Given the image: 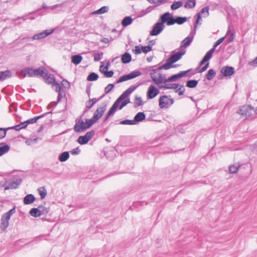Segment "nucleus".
<instances>
[{"mask_svg":"<svg viewBox=\"0 0 257 257\" xmlns=\"http://www.w3.org/2000/svg\"><path fill=\"white\" fill-rule=\"evenodd\" d=\"M82 60V57L79 55H74L72 57L71 61L75 65L80 63Z\"/></svg>","mask_w":257,"mask_h":257,"instance_id":"nucleus-33","label":"nucleus"},{"mask_svg":"<svg viewBox=\"0 0 257 257\" xmlns=\"http://www.w3.org/2000/svg\"><path fill=\"white\" fill-rule=\"evenodd\" d=\"M105 94H103L101 97H100L98 98H93L92 99H89V102H91L90 107H92L97 101H99L104 96Z\"/></svg>","mask_w":257,"mask_h":257,"instance_id":"nucleus-48","label":"nucleus"},{"mask_svg":"<svg viewBox=\"0 0 257 257\" xmlns=\"http://www.w3.org/2000/svg\"><path fill=\"white\" fill-rule=\"evenodd\" d=\"M34 76H40L46 80H56L55 77L52 74H48V71L44 67L34 68Z\"/></svg>","mask_w":257,"mask_h":257,"instance_id":"nucleus-4","label":"nucleus"},{"mask_svg":"<svg viewBox=\"0 0 257 257\" xmlns=\"http://www.w3.org/2000/svg\"><path fill=\"white\" fill-rule=\"evenodd\" d=\"M160 21H162L164 24L166 23L167 25L171 26L176 23L175 18L169 12H166L161 15L159 18Z\"/></svg>","mask_w":257,"mask_h":257,"instance_id":"nucleus-10","label":"nucleus"},{"mask_svg":"<svg viewBox=\"0 0 257 257\" xmlns=\"http://www.w3.org/2000/svg\"><path fill=\"white\" fill-rule=\"evenodd\" d=\"M141 72L138 70L131 72L130 73L120 76L117 80H128L135 78L141 75Z\"/></svg>","mask_w":257,"mask_h":257,"instance_id":"nucleus-17","label":"nucleus"},{"mask_svg":"<svg viewBox=\"0 0 257 257\" xmlns=\"http://www.w3.org/2000/svg\"><path fill=\"white\" fill-rule=\"evenodd\" d=\"M108 10V8L106 6L101 7L100 9L96 11V13L101 14L107 12Z\"/></svg>","mask_w":257,"mask_h":257,"instance_id":"nucleus-54","label":"nucleus"},{"mask_svg":"<svg viewBox=\"0 0 257 257\" xmlns=\"http://www.w3.org/2000/svg\"><path fill=\"white\" fill-rule=\"evenodd\" d=\"M253 112H254V108L249 105L242 106L237 111V113L240 114L245 118L252 115Z\"/></svg>","mask_w":257,"mask_h":257,"instance_id":"nucleus-8","label":"nucleus"},{"mask_svg":"<svg viewBox=\"0 0 257 257\" xmlns=\"http://www.w3.org/2000/svg\"><path fill=\"white\" fill-rule=\"evenodd\" d=\"M148 203L145 201H136L135 202L133 205L130 206V208L131 209H136L137 210L142 209V207L144 205H147Z\"/></svg>","mask_w":257,"mask_h":257,"instance_id":"nucleus-25","label":"nucleus"},{"mask_svg":"<svg viewBox=\"0 0 257 257\" xmlns=\"http://www.w3.org/2000/svg\"><path fill=\"white\" fill-rule=\"evenodd\" d=\"M12 76L11 70H7L4 71L0 72V80H4L5 79H9Z\"/></svg>","mask_w":257,"mask_h":257,"instance_id":"nucleus-26","label":"nucleus"},{"mask_svg":"<svg viewBox=\"0 0 257 257\" xmlns=\"http://www.w3.org/2000/svg\"><path fill=\"white\" fill-rule=\"evenodd\" d=\"M91 102H89V100H87L85 103V108L84 110V113L86 112L89 109H90L92 107L89 106L91 105Z\"/></svg>","mask_w":257,"mask_h":257,"instance_id":"nucleus-63","label":"nucleus"},{"mask_svg":"<svg viewBox=\"0 0 257 257\" xmlns=\"http://www.w3.org/2000/svg\"><path fill=\"white\" fill-rule=\"evenodd\" d=\"M224 38L225 37H222L221 38H220L219 39H218L213 45V47L212 48V49H214V50L215 51V49L217 47V46H218L220 44H221L223 41V40H224Z\"/></svg>","mask_w":257,"mask_h":257,"instance_id":"nucleus-57","label":"nucleus"},{"mask_svg":"<svg viewBox=\"0 0 257 257\" xmlns=\"http://www.w3.org/2000/svg\"><path fill=\"white\" fill-rule=\"evenodd\" d=\"M107 104L105 102L101 103L94 112L92 117L94 120L97 121L103 115L106 109Z\"/></svg>","mask_w":257,"mask_h":257,"instance_id":"nucleus-9","label":"nucleus"},{"mask_svg":"<svg viewBox=\"0 0 257 257\" xmlns=\"http://www.w3.org/2000/svg\"><path fill=\"white\" fill-rule=\"evenodd\" d=\"M170 86H172L169 89H173L174 90V92L177 93V89L178 87L179 86V84L177 83H170L169 84Z\"/></svg>","mask_w":257,"mask_h":257,"instance_id":"nucleus-59","label":"nucleus"},{"mask_svg":"<svg viewBox=\"0 0 257 257\" xmlns=\"http://www.w3.org/2000/svg\"><path fill=\"white\" fill-rule=\"evenodd\" d=\"M10 218L3 214L1 219L0 228L3 231H5L9 225Z\"/></svg>","mask_w":257,"mask_h":257,"instance_id":"nucleus-20","label":"nucleus"},{"mask_svg":"<svg viewBox=\"0 0 257 257\" xmlns=\"http://www.w3.org/2000/svg\"><path fill=\"white\" fill-rule=\"evenodd\" d=\"M22 182V179L21 178H18L15 181H13L11 183L6 182L3 186L5 188V190L9 189H15L19 187Z\"/></svg>","mask_w":257,"mask_h":257,"instance_id":"nucleus-14","label":"nucleus"},{"mask_svg":"<svg viewBox=\"0 0 257 257\" xmlns=\"http://www.w3.org/2000/svg\"><path fill=\"white\" fill-rule=\"evenodd\" d=\"M45 82L48 84H51L52 89L56 92H58V95L57 96V101H53V102L54 106H56L58 103L61 101V100L62 98L63 93H64V91L63 90V89L61 85L64 86V82H66V83H68L69 86H70V83L69 81H60L61 84L58 83L57 81H45Z\"/></svg>","mask_w":257,"mask_h":257,"instance_id":"nucleus-2","label":"nucleus"},{"mask_svg":"<svg viewBox=\"0 0 257 257\" xmlns=\"http://www.w3.org/2000/svg\"><path fill=\"white\" fill-rule=\"evenodd\" d=\"M113 73H114V72L113 71H112V70L108 71L107 70L106 72H105V74H104V76L106 77H110L113 75Z\"/></svg>","mask_w":257,"mask_h":257,"instance_id":"nucleus-64","label":"nucleus"},{"mask_svg":"<svg viewBox=\"0 0 257 257\" xmlns=\"http://www.w3.org/2000/svg\"><path fill=\"white\" fill-rule=\"evenodd\" d=\"M75 124L74 126V130L75 132L80 133L88 129L85 122L81 118L79 119L77 118L75 120Z\"/></svg>","mask_w":257,"mask_h":257,"instance_id":"nucleus-13","label":"nucleus"},{"mask_svg":"<svg viewBox=\"0 0 257 257\" xmlns=\"http://www.w3.org/2000/svg\"><path fill=\"white\" fill-rule=\"evenodd\" d=\"M215 51L214 50V49H211L210 50H209L206 53V54L205 55V56H204V58H205L207 61H208L209 60H210L211 57H212V54H213V53Z\"/></svg>","mask_w":257,"mask_h":257,"instance_id":"nucleus-43","label":"nucleus"},{"mask_svg":"<svg viewBox=\"0 0 257 257\" xmlns=\"http://www.w3.org/2000/svg\"><path fill=\"white\" fill-rule=\"evenodd\" d=\"M164 28L165 25L162 21L159 20V21L154 25L152 30L150 32V34L151 36H157L160 34Z\"/></svg>","mask_w":257,"mask_h":257,"instance_id":"nucleus-11","label":"nucleus"},{"mask_svg":"<svg viewBox=\"0 0 257 257\" xmlns=\"http://www.w3.org/2000/svg\"><path fill=\"white\" fill-rule=\"evenodd\" d=\"M38 191L41 196V199H44L47 195V190L44 186L41 187L38 189Z\"/></svg>","mask_w":257,"mask_h":257,"instance_id":"nucleus-36","label":"nucleus"},{"mask_svg":"<svg viewBox=\"0 0 257 257\" xmlns=\"http://www.w3.org/2000/svg\"><path fill=\"white\" fill-rule=\"evenodd\" d=\"M8 129L0 127V139H3L6 137L7 131Z\"/></svg>","mask_w":257,"mask_h":257,"instance_id":"nucleus-55","label":"nucleus"},{"mask_svg":"<svg viewBox=\"0 0 257 257\" xmlns=\"http://www.w3.org/2000/svg\"><path fill=\"white\" fill-rule=\"evenodd\" d=\"M160 93L159 89L153 85H151L147 92L148 99H152L155 98Z\"/></svg>","mask_w":257,"mask_h":257,"instance_id":"nucleus-15","label":"nucleus"},{"mask_svg":"<svg viewBox=\"0 0 257 257\" xmlns=\"http://www.w3.org/2000/svg\"><path fill=\"white\" fill-rule=\"evenodd\" d=\"M186 53L185 50H182L180 51L176 52L175 54L172 55L167 60L165 64H163V67L164 69L167 70L172 67H175L176 65H173V63L180 60L182 56Z\"/></svg>","mask_w":257,"mask_h":257,"instance_id":"nucleus-3","label":"nucleus"},{"mask_svg":"<svg viewBox=\"0 0 257 257\" xmlns=\"http://www.w3.org/2000/svg\"><path fill=\"white\" fill-rule=\"evenodd\" d=\"M36 198L32 194H29L25 196L23 199L24 203L26 205L32 204L35 200Z\"/></svg>","mask_w":257,"mask_h":257,"instance_id":"nucleus-23","label":"nucleus"},{"mask_svg":"<svg viewBox=\"0 0 257 257\" xmlns=\"http://www.w3.org/2000/svg\"><path fill=\"white\" fill-rule=\"evenodd\" d=\"M192 40L193 37H190L189 36L186 37L182 41V45L181 46V48H182L183 47H186L188 46L191 44Z\"/></svg>","mask_w":257,"mask_h":257,"instance_id":"nucleus-32","label":"nucleus"},{"mask_svg":"<svg viewBox=\"0 0 257 257\" xmlns=\"http://www.w3.org/2000/svg\"><path fill=\"white\" fill-rule=\"evenodd\" d=\"M185 91L184 86L182 85L179 84V86L177 89V93L179 95H182Z\"/></svg>","mask_w":257,"mask_h":257,"instance_id":"nucleus-52","label":"nucleus"},{"mask_svg":"<svg viewBox=\"0 0 257 257\" xmlns=\"http://www.w3.org/2000/svg\"><path fill=\"white\" fill-rule=\"evenodd\" d=\"M81 152L80 149L79 147H77L74 149H73L72 151H70V153L73 155H77L80 154Z\"/></svg>","mask_w":257,"mask_h":257,"instance_id":"nucleus-61","label":"nucleus"},{"mask_svg":"<svg viewBox=\"0 0 257 257\" xmlns=\"http://www.w3.org/2000/svg\"><path fill=\"white\" fill-rule=\"evenodd\" d=\"M39 208H40V209L41 208V209H40L41 215H43V214H46L47 213H48L49 211V208L44 207H42L41 206H40L39 207Z\"/></svg>","mask_w":257,"mask_h":257,"instance_id":"nucleus-56","label":"nucleus"},{"mask_svg":"<svg viewBox=\"0 0 257 257\" xmlns=\"http://www.w3.org/2000/svg\"><path fill=\"white\" fill-rule=\"evenodd\" d=\"M108 69V66L107 65L106 66H104L103 65H101L99 68V71L100 72L103 74V75L105 74V72H106Z\"/></svg>","mask_w":257,"mask_h":257,"instance_id":"nucleus-60","label":"nucleus"},{"mask_svg":"<svg viewBox=\"0 0 257 257\" xmlns=\"http://www.w3.org/2000/svg\"><path fill=\"white\" fill-rule=\"evenodd\" d=\"M94 134L95 132L93 130L87 132L85 135L79 136L77 142L81 145L86 144L92 139Z\"/></svg>","mask_w":257,"mask_h":257,"instance_id":"nucleus-12","label":"nucleus"},{"mask_svg":"<svg viewBox=\"0 0 257 257\" xmlns=\"http://www.w3.org/2000/svg\"><path fill=\"white\" fill-rule=\"evenodd\" d=\"M141 84V83H139L138 85H131L128 88L124 91L116 100V101L110 108L107 112L108 115H112L114 114L117 108L118 107L120 102L125 97H127L128 96H129L132 92H133Z\"/></svg>","mask_w":257,"mask_h":257,"instance_id":"nucleus-1","label":"nucleus"},{"mask_svg":"<svg viewBox=\"0 0 257 257\" xmlns=\"http://www.w3.org/2000/svg\"><path fill=\"white\" fill-rule=\"evenodd\" d=\"M182 78L181 72L178 74H174L171 76L166 78V80H176L177 79Z\"/></svg>","mask_w":257,"mask_h":257,"instance_id":"nucleus-42","label":"nucleus"},{"mask_svg":"<svg viewBox=\"0 0 257 257\" xmlns=\"http://www.w3.org/2000/svg\"><path fill=\"white\" fill-rule=\"evenodd\" d=\"M16 212V208L14 207L12 209H10L8 212L3 214L4 215L6 216L9 218H11V217L12 214L15 213Z\"/></svg>","mask_w":257,"mask_h":257,"instance_id":"nucleus-51","label":"nucleus"},{"mask_svg":"<svg viewBox=\"0 0 257 257\" xmlns=\"http://www.w3.org/2000/svg\"><path fill=\"white\" fill-rule=\"evenodd\" d=\"M50 113H52V111H50L44 113L40 115L37 116L32 118L26 120L27 124L28 125L29 124H30V123H35L37 122V121L38 119L46 116L47 115H48V114H50Z\"/></svg>","mask_w":257,"mask_h":257,"instance_id":"nucleus-22","label":"nucleus"},{"mask_svg":"<svg viewBox=\"0 0 257 257\" xmlns=\"http://www.w3.org/2000/svg\"><path fill=\"white\" fill-rule=\"evenodd\" d=\"M196 0H187L184 5V7L187 9H192L196 5Z\"/></svg>","mask_w":257,"mask_h":257,"instance_id":"nucleus-35","label":"nucleus"},{"mask_svg":"<svg viewBox=\"0 0 257 257\" xmlns=\"http://www.w3.org/2000/svg\"><path fill=\"white\" fill-rule=\"evenodd\" d=\"M198 81H187L186 86L189 88H194L198 84Z\"/></svg>","mask_w":257,"mask_h":257,"instance_id":"nucleus-50","label":"nucleus"},{"mask_svg":"<svg viewBox=\"0 0 257 257\" xmlns=\"http://www.w3.org/2000/svg\"><path fill=\"white\" fill-rule=\"evenodd\" d=\"M141 49H142V52H143L145 54H146L152 50V46H151L150 45H148V46H141Z\"/></svg>","mask_w":257,"mask_h":257,"instance_id":"nucleus-49","label":"nucleus"},{"mask_svg":"<svg viewBox=\"0 0 257 257\" xmlns=\"http://www.w3.org/2000/svg\"><path fill=\"white\" fill-rule=\"evenodd\" d=\"M133 19H132V18L131 17L127 16L123 18V19L121 21V24L123 27H125L128 26L129 25H131Z\"/></svg>","mask_w":257,"mask_h":257,"instance_id":"nucleus-30","label":"nucleus"},{"mask_svg":"<svg viewBox=\"0 0 257 257\" xmlns=\"http://www.w3.org/2000/svg\"><path fill=\"white\" fill-rule=\"evenodd\" d=\"M155 83L157 85L158 88H164L168 89L172 87V85L170 86L169 83L170 81H154Z\"/></svg>","mask_w":257,"mask_h":257,"instance_id":"nucleus-24","label":"nucleus"},{"mask_svg":"<svg viewBox=\"0 0 257 257\" xmlns=\"http://www.w3.org/2000/svg\"><path fill=\"white\" fill-rule=\"evenodd\" d=\"M164 69L163 65L156 69H153L150 71V75L152 80H166L165 74L162 73V69Z\"/></svg>","mask_w":257,"mask_h":257,"instance_id":"nucleus-5","label":"nucleus"},{"mask_svg":"<svg viewBox=\"0 0 257 257\" xmlns=\"http://www.w3.org/2000/svg\"><path fill=\"white\" fill-rule=\"evenodd\" d=\"M125 99L119 105V109H121L123 107L126 105L128 103H130V99L129 98L125 97Z\"/></svg>","mask_w":257,"mask_h":257,"instance_id":"nucleus-53","label":"nucleus"},{"mask_svg":"<svg viewBox=\"0 0 257 257\" xmlns=\"http://www.w3.org/2000/svg\"><path fill=\"white\" fill-rule=\"evenodd\" d=\"M209 63L207 62L201 69H200L199 70L197 69H189L186 71H181V73L182 75V77H188L189 78L192 75H194L197 72H202L204 71H205L207 68L209 66Z\"/></svg>","mask_w":257,"mask_h":257,"instance_id":"nucleus-7","label":"nucleus"},{"mask_svg":"<svg viewBox=\"0 0 257 257\" xmlns=\"http://www.w3.org/2000/svg\"><path fill=\"white\" fill-rule=\"evenodd\" d=\"M114 85L113 84L110 83L108 84L104 89L105 94L109 93L114 88Z\"/></svg>","mask_w":257,"mask_h":257,"instance_id":"nucleus-47","label":"nucleus"},{"mask_svg":"<svg viewBox=\"0 0 257 257\" xmlns=\"http://www.w3.org/2000/svg\"><path fill=\"white\" fill-rule=\"evenodd\" d=\"M183 5V3L181 1L175 2L171 6V9L172 10H176L178 8L181 7Z\"/></svg>","mask_w":257,"mask_h":257,"instance_id":"nucleus-37","label":"nucleus"},{"mask_svg":"<svg viewBox=\"0 0 257 257\" xmlns=\"http://www.w3.org/2000/svg\"><path fill=\"white\" fill-rule=\"evenodd\" d=\"M132 51L136 55L142 53V49L140 46H136L135 49H133Z\"/></svg>","mask_w":257,"mask_h":257,"instance_id":"nucleus-58","label":"nucleus"},{"mask_svg":"<svg viewBox=\"0 0 257 257\" xmlns=\"http://www.w3.org/2000/svg\"><path fill=\"white\" fill-rule=\"evenodd\" d=\"M239 168V166L238 165H231L229 167V171L232 174L235 173L238 171Z\"/></svg>","mask_w":257,"mask_h":257,"instance_id":"nucleus-45","label":"nucleus"},{"mask_svg":"<svg viewBox=\"0 0 257 257\" xmlns=\"http://www.w3.org/2000/svg\"><path fill=\"white\" fill-rule=\"evenodd\" d=\"M98 78V75L96 73L94 72H91L87 76L86 80H96Z\"/></svg>","mask_w":257,"mask_h":257,"instance_id":"nucleus-44","label":"nucleus"},{"mask_svg":"<svg viewBox=\"0 0 257 257\" xmlns=\"http://www.w3.org/2000/svg\"><path fill=\"white\" fill-rule=\"evenodd\" d=\"M10 149V146L5 143H0V157L7 153Z\"/></svg>","mask_w":257,"mask_h":257,"instance_id":"nucleus-27","label":"nucleus"},{"mask_svg":"<svg viewBox=\"0 0 257 257\" xmlns=\"http://www.w3.org/2000/svg\"><path fill=\"white\" fill-rule=\"evenodd\" d=\"M220 73L225 77H229L234 73V69L231 66H224L221 68Z\"/></svg>","mask_w":257,"mask_h":257,"instance_id":"nucleus-18","label":"nucleus"},{"mask_svg":"<svg viewBox=\"0 0 257 257\" xmlns=\"http://www.w3.org/2000/svg\"><path fill=\"white\" fill-rule=\"evenodd\" d=\"M174 102L171 95H162L159 100V105L161 108H168Z\"/></svg>","mask_w":257,"mask_h":257,"instance_id":"nucleus-6","label":"nucleus"},{"mask_svg":"<svg viewBox=\"0 0 257 257\" xmlns=\"http://www.w3.org/2000/svg\"><path fill=\"white\" fill-rule=\"evenodd\" d=\"M30 214L32 216H34L35 217H37L38 216H40L41 215L40 214V209L39 208H32L30 212Z\"/></svg>","mask_w":257,"mask_h":257,"instance_id":"nucleus-34","label":"nucleus"},{"mask_svg":"<svg viewBox=\"0 0 257 257\" xmlns=\"http://www.w3.org/2000/svg\"><path fill=\"white\" fill-rule=\"evenodd\" d=\"M144 102L143 101L142 98L140 96H136L135 98V102L134 103V107L137 108L139 106L143 105Z\"/></svg>","mask_w":257,"mask_h":257,"instance_id":"nucleus-31","label":"nucleus"},{"mask_svg":"<svg viewBox=\"0 0 257 257\" xmlns=\"http://www.w3.org/2000/svg\"><path fill=\"white\" fill-rule=\"evenodd\" d=\"M91 85H92V83H88L87 84L86 92L87 94H88V96L89 97H90V91H91Z\"/></svg>","mask_w":257,"mask_h":257,"instance_id":"nucleus-62","label":"nucleus"},{"mask_svg":"<svg viewBox=\"0 0 257 257\" xmlns=\"http://www.w3.org/2000/svg\"><path fill=\"white\" fill-rule=\"evenodd\" d=\"M121 62L123 64H127L131 62L132 60V56L128 52H125L121 56Z\"/></svg>","mask_w":257,"mask_h":257,"instance_id":"nucleus-28","label":"nucleus"},{"mask_svg":"<svg viewBox=\"0 0 257 257\" xmlns=\"http://www.w3.org/2000/svg\"><path fill=\"white\" fill-rule=\"evenodd\" d=\"M187 20L186 17H176L175 18L176 23L178 25H182Z\"/></svg>","mask_w":257,"mask_h":257,"instance_id":"nucleus-40","label":"nucleus"},{"mask_svg":"<svg viewBox=\"0 0 257 257\" xmlns=\"http://www.w3.org/2000/svg\"><path fill=\"white\" fill-rule=\"evenodd\" d=\"M96 122V121L94 120L92 117L90 119L86 118L85 120V122L88 129L92 126Z\"/></svg>","mask_w":257,"mask_h":257,"instance_id":"nucleus-39","label":"nucleus"},{"mask_svg":"<svg viewBox=\"0 0 257 257\" xmlns=\"http://www.w3.org/2000/svg\"><path fill=\"white\" fill-rule=\"evenodd\" d=\"M34 68H25L21 71H17V75L21 77L22 78L28 76L30 77L34 76Z\"/></svg>","mask_w":257,"mask_h":257,"instance_id":"nucleus-16","label":"nucleus"},{"mask_svg":"<svg viewBox=\"0 0 257 257\" xmlns=\"http://www.w3.org/2000/svg\"><path fill=\"white\" fill-rule=\"evenodd\" d=\"M103 53L102 52H97L94 54V60L95 61H98L102 58Z\"/></svg>","mask_w":257,"mask_h":257,"instance_id":"nucleus-41","label":"nucleus"},{"mask_svg":"<svg viewBox=\"0 0 257 257\" xmlns=\"http://www.w3.org/2000/svg\"><path fill=\"white\" fill-rule=\"evenodd\" d=\"M146 118V114L144 112L137 113L134 118V121L135 124H138L140 122L143 121Z\"/></svg>","mask_w":257,"mask_h":257,"instance_id":"nucleus-21","label":"nucleus"},{"mask_svg":"<svg viewBox=\"0 0 257 257\" xmlns=\"http://www.w3.org/2000/svg\"><path fill=\"white\" fill-rule=\"evenodd\" d=\"M70 155L69 152H64L60 154L58 157L59 160L61 162L66 161L69 158Z\"/></svg>","mask_w":257,"mask_h":257,"instance_id":"nucleus-29","label":"nucleus"},{"mask_svg":"<svg viewBox=\"0 0 257 257\" xmlns=\"http://www.w3.org/2000/svg\"><path fill=\"white\" fill-rule=\"evenodd\" d=\"M53 32V30L50 31L49 30H46L41 33H39L37 34L34 35L32 37V39L38 40H41V39H44L47 36H48L49 35L52 33Z\"/></svg>","mask_w":257,"mask_h":257,"instance_id":"nucleus-19","label":"nucleus"},{"mask_svg":"<svg viewBox=\"0 0 257 257\" xmlns=\"http://www.w3.org/2000/svg\"><path fill=\"white\" fill-rule=\"evenodd\" d=\"M215 74V71L213 69H211L208 70L207 73L206 74V78L207 80H210L213 78Z\"/></svg>","mask_w":257,"mask_h":257,"instance_id":"nucleus-38","label":"nucleus"},{"mask_svg":"<svg viewBox=\"0 0 257 257\" xmlns=\"http://www.w3.org/2000/svg\"><path fill=\"white\" fill-rule=\"evenodd\" d=\"M119 124L123 125H135L134 120L125 119L121 120Z\"/></svg>","mask_w":257,"mask_h":257,"instance_id":"nucleus-46","label":"nucleus"}]
</instances>
